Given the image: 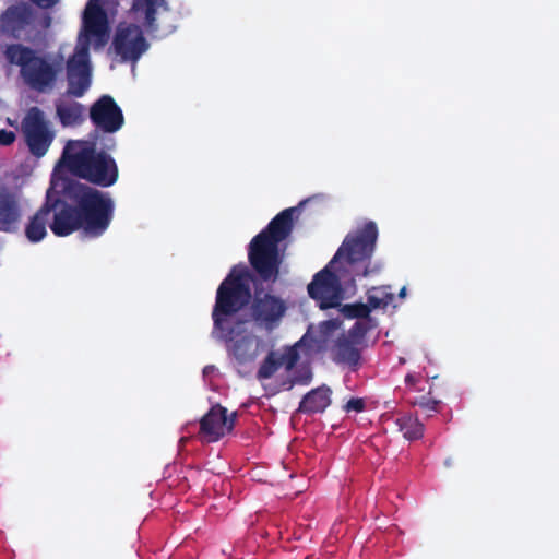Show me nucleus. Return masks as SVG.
Masks as SVG:
<instances>
[{
    "label": "nucleus",
    "instance_id": "1",
    "mask_svg": "<svg viewBox=\"0 0 559 559\" xmlns=\"http://www.w3.org/2000/svg\"><path fill=\"white\" fill-rule=\"evenodd\" d=\"M102 187L117 181L115 160L105 153H96L94 143L69 141L51 177L46 204L26 225L25 235L31 242H38L47 235L46 224L50 211L53 219L50 228L63 237L81 230L86 237H98L108 228L114 211L108 193L76 181H69L64 169Z\"/></svg>",
    "mask_w": 559,
    "mask_h": 559
},
{
    "label": "nucleus",
    "instance_id": "2",
    "mask_svg": "<svg viewBox=\"0 0 559 559\" xmlns=\"http://www.w3.org/2000/svg\"><path fill=\"white\" fill-rule=\"evenodd\" d=\"M118 7V0H88L76 45L71 51L69 46H63L57 56L43 58L28 47L13 44L7 46L4 57L10 64L19 67L23 82L39 92L55 86L67 58L68 94L81 97L92 82L88 46L97 50L108 43Z\"/></svg>",
    "mask_w": 559,
    "mask_h": 559
},
{
    "label": "nucleus",
    "instance_id": "3",
    "mask_svg": "<svg viewBox=\"0 0 559 559\" xmlns=\"http://www.w3.org/2000/svg\"><path fill=\"white\" fill-rule=\"evenodd\" d=\"M250 298V276L246 266H235L219 285L212 312L213 336L226 342L230 355L239 362L253 361L264 349V342L245 323L238 321L239 310Z\"/></svg>",
    "mask_w": 559,
    "mask_h": 559
},
{
    "label": "nucleus",
    "instance_id": "4",
    "mask_svg": "<svg viewBox=\"0 0 559 559\" xmlns=\"http://www.w3.org/2000/svg\"><path fill=\"white\" fill-rule=\"evenodd\" d=\"M367 302L346 304L342 306L341 313L347 319H356L347 333L341 331L338 319L329 320L320 324V342H333L332 350L341 361H355L357 346L365 334L377 325L370 312L384 309L394 301V294L390 286H374L367 290Z\"/></svg>",
    "mask_w": 559,
    "mask_h": 559
},
{
    "label": "nucleus",
    "instance_id": "5",
    "mask_svg": "<svg viewBox=\"0 0 559 559\" xmlns=\"http://www.w3.org/2000/svg\"><path fill=\"white\" fill-rule=\"evenodd\" d=\"M378 238L377 225L368 222L356 230L349 233L334 258L331 267H340L350 276L369 277L380 273L382 265L369 261Z\"/></svg>",
    "mask_w": 559,
    "mask_h": 559
},
{
    "label": "nucleus",
    "instance_id": "6",
    "mask_svg": "<svg viewBox=\"0 0 559 559\" xmlns=\"http://www.w3.org/2000/svg\"><path fill=\"white\" fill-rule=\"evenodd\" d=\"M295 211L296 209H287L281 212L250 243V262L265 281L275 280L278 274L282 262L280 243L292 230Z\"/></svg>",
    "mask_w": 559,
    "mask_h": 559
},
{
    "label": "nucleus",
    "instance_id": "7",
    "mask_svg": "<svg viewBox=\"0 0 559 559\" xmlns=\"http://www.w3.org/2000/svg\"><path fill=\"white\" fill-rule=\"evenodd\" d=\"M308 292L321 309H341V301L356 293L355 278L340 267H331L330 262L313 277L308 285Z\"/></svg>",
    "mask_w": 559,
    "mask_h": 559
},
{
    "label": "nucleus",
    "instance_id": "8",
    "mask_svg": "<svg viewBox=\"0 0 559 559\" xmlns=\"http://www.w3.org/2000/svg\"><path fill=\"white\" fill-rule=\"evenodd\" d=\"M21 130L29 152L36 157L46 155L56 136L50 121L37 107L27 110Z\"/></svg>",
    "mask_w": 559,
    "mask_h": 559
},
{
    "label": "nucleus",
    "instance_id": "9",
    "mask_svg": "<svg viewBox=\"0 0 559 559\" xmlns=\"http://www.w3.org/2000/svg\"><path fill=\"white\" fill-rule=\"evenodd\" d=\"M320 326L317 330L311 328L295 346L270 353L258 371L259 380L272 378L282 368H284L285 371H290L299 359L300 352L308 346L311 341L317 343L318 347L329 346V343L320 342Z\"/></svg>",
    "mask_w": 559,
    "mask_h": 559
},
{
    "label": "nucleus",
    "instance_id": "10",
    "mask_svg": "<svg viewBox=\"0 0 559 559\" xmlns=\"http://www.w3.org/2000/svg\"><path fill=\"white\" fill-rule=\"evenodd\" d=\"M112 47L122 61L135 62L148 49V44L138 25L123 22L117 27Z\"/></svg>",
    "mask_w": 559,
    "mask_h": 559
},
{
    "label": "nucleus",
    "instance_id": "11",
    "mask_svg": "<svg viewBox=\"0 0 559 559\" xmlns=\"http://www.w3.org/2000/svg\"><path fill=\"white\" fill-rule=\"evenodd\" d=\"M286 310L282 299L261 293L255 296L253 316L255 321L266 330L274 329L281 321Z\"/></svg>",
    "mask_w": 559,
    "mask_h": 559
},
{
    "label": "nucleus",
    "instance_id": "12",
    "mask_svg": "<svg viewBox=\"0 0 559 559\" xmlns=\"http://www.w3.org/2000/svg\"><path fill=\"white\" fill-rule=\"evenodd\" d=\"M94 124L106 132H116L123 124L120 108L110 96L100 97L91 108Z\"/></svg>",
    "mask_w": 559,
    "mask_h": 559
},
{
    "label": "nucleus",
    "instance_id": "13",
    "mask_svg": "<svg viewBox=\"0 0 559 559\" xmlns=\"http://www.w3.org/2000/svg\"><path fill=\"white\" fill-rule=\"evenodd\" d=\"M235 413L227 415V409L214 406L201 420V432L209 442L218 440L228 433L235 424Z\"/></svg>",
    "mask_w": 559,
    "mask_h": 559
},
{
    "label": "nucleus",
    "instance_id": "14",
    "mask_svg": "<svg viewBox=\"0 0 559 559\" xmlns=\"http://www.w3.org/2000/svg\"><path fill=\"white\" fill-rule=\"evenodd\" d=\"M165 9L166 0H132L129 16L147 29H153L155 16Z\"/></svg>",
    "mask_w": 559,
    "mask_h": 559
},
{
    "label": "nucleus",
    "instance_id": "15",
    "mask_svg": "<svg viewBox=\"0 0 559 559\" xmlns=\"http://www.w3.org/2000/svg\"><path fill=\"white\" fill-rule=\"evenodd\" d=\"M31 13L26 4L9 8L0 19L2 31L16 35L29 22Z\"/></svg>",
    "mask_w": 559,
    "mask_h": 559
},
{
    "label": "nucleus",
    "instance_id": "16",
    "mask_svg": "<svg viewBox=\"0 0 559 559\" xmlns=\"http://www.w3.org/2000/svg\"><path fill=\"white\" fill-rule=\"evenodd\" d=\"M56 112L63 127H71L83 121L84 108L74 100L61 98L56 103Z\"/></svg>",
    "mask_w": 559,
    "mask_h": 559
},
{
    "label": "nucleus",
    "instance_id": "17",
    "mask_svg": "<svg viewBox=\"0 0 559 559\" xmlns=\"http://www.w3.org/2000/svg\"><path fill=\"white\" fill-rule=\"evenodd\" d=\"M331 403V390L321 386L309 392L302 399L299 411L304 413L323 412Z\"/></svg>",
    "mask_w": 559,
    "mask_h": 559
},
{
    "label": "nucleus",
    "instance_id": "18",
    "mask_svg": "<svg viewBox=\"0 0 559 559\" xmlns=\"http://www.w3.org/2000/svg\"><path fill=\"white\" fill-rule=\"evenodd\" d=\"M20 217L19 202L15 195L0 194V226L9 229Z\"/></svg>",
    "mask_w": 559,
    "mask_h": 559
},
{
    "label": "nucleus",
    "instance_id": "19",
    "mask_svg": "<svg viewBox=\"0 0 559 559\" xmlns=\"http://www.w3.org/2000/svg\"><path fill=\"white\" fill-rule=\"evenodd\" d=\"M397 425L407 440H415L423 436L424 427L416 417L403 416L397 419Z\"/></svg>",
    "mask_w": 559,
    "mask_h": 559
},
{
    "label": "nucleus",
    "instance_id": "20",
    "mask_svg": "<svg viewBox=\"0 0 559 559\" xmlns=\"http://www.w3.org/2000/svg\"><path fill=\"white\" fill-rule=\"evenodd\" d=\"M417 405H419L425 411H436L438 402L432 401L428 397H420L418 401L415 402Z\"/></svg>",
    "mask_w": 559,
    "mask_h": 559
},
{
    "label": "nucleus",
    "instance_id": "21",
    "mask_svg": "<svg viewBox=\"0 0 559 559\" xmlns=\"http://www.w3.org/2000/svg\"><path fill=\"white\" fill-rule=\"evenodd\" d=\"M15 140V133L12 131L0 130V145H10Z\"/></svg>",
    "mask_w": 559,
    "mask_h": 559
},
{
    "label": "nucleus",
    "instance_id": "22",
    "mask_svg": "<svg viewBox=\"0 0 559 559\" xmlns=\"http://www.w3.org/2000/svg\"><path fill=\"white\" fill-rule=\"evenodd\" d=\"M362 407H364V402L360 399H352L345 405V409L347 412H350V411L360 412L362 409Z\"/></svg>",
    "mask_w": 559,
    "mask_h": 559
},
{
    "label": "nucleus",
    "instance_id": "23",
    "mask_svg": "<svg viewBox=\"0 0 559 559\" xmlns=\"http://www.w3.org/2000/svg\"><path fill=\"white\" fill-rule=\"evenodd\" d=\"M34 3L41 8H50L55 5L59 0H32Z\"/></svg>",
    "mask_w": 559,
    "mask_h": 559
},
{
    "label": "nucleus",
    "instance_id": "24",
    "mask_svg": "<svg viewBox=\"0 0 559 559\" xmlns=\"http://www.w3.org/2000/svg\"><path fill=\"white\" fill-rule=\"evenodd\" d=\"M311 379V373L308 369L305 370V376L300 379H294L292 383H308Z\"/></svg>",
    "mask_w": 559,
    "mask_h": 559
},
{
    "label": "nucleus",
    "instance_id": "25",
    "mask_svg": "<svg viewBox=\"0 0 559 559\" xmlns=\"http://www.w3.org/2000/svg\"><path fill=\"white\" fill-rule=\"evenodd\" d=\"M416 381H417V376L414 373H408L405 377V384L408 386H413L416 383Z\"/></svg>",
    "mask_w": 559,
    "mask_h": 559
},
{
    "label": "nucleus",
    "instance_id": "26",
    "mask_svg": "<svg viewBox=\"0 0 559 559\" xmlns=\"http://www.w3.org/2000/svg\"><path fill=\"white\" fill-rule=\"evenodd\" d=\"M405 296H406V287H402V289L400 290V297L405 298Z\"/></svg>",
    "mask_w": 559,
    "mask_h": 559
},
{
    "label": "nucleus",
    "instance_id": "27",
    "mask_svg": "<svg viewBox=\"0 0 559 559\" xmlns=\"http://www.w3.org/2000/svg\"><path fill=\"white\" fill-rule=\"evenodd\" d=\"M213 370H214V368L209 366V367H205V368H204L203 372H204V374H209V373H210V372H212Z\"/></svg>",
    "mask_w": 559,
    "mask_h": 559
}]
</instances>
